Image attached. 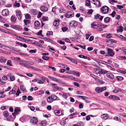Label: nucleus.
<instances>
[{"instance_id":"58836bf2","label":"nucleus","mask_w":126,"mask_h":126,"mask_svg":"<svg viewBox=\"0 0 126 126\" xmlns=\"http://www.w3.org/2000/svg\"><path fill=\"white\" fill-rule=\"evenodd\" d=\"M42 19L43 21H47L48 20V18L46 16H44L43 17Z\"/></svg>"},{"instance_id":"20e7f679","label":"nucleus","mask_w":126,"mask_h":126,"mask_svg":"<svg viewBox=\"0 0 126 126\" xmlns=\"http://www.w3.org/2000/svg\"><path fill=\"white\" fill-rule=\"evenodd\" d=\"M48 77L51 80H52L53 81H56L57 82L60 83L62 84L63 83V82L61 80L59 79H58L56 78H55L51 77V76H48Z\"/></svg>"},{"instance_id":"bf43d9fd","label":"nucleus","mask_w":126,"mask_h":126,"mask_svg":"<svg viewBox=\"0 0 126 126\" xmlns=\"http://www.w3.org/2000/svg\"><path fill=\"white\" fill-rule=\"evenodd\" d=\"M6 59H2V58H0V62L1 63L2 62H6Z\"/></svg>"},{"instance_id":"a878e982","label":"nucleus","mask_w":126,"mask_h":126,"mask_svg":"<svg viewBox=\"0 0 126 126\" xmlns=\"http://www.w3.org/2000/svg\"><path fill=\"white\" fill-rule=\"evenodd\" d=\"M92 78H94L96 80H98V77L93 74H90Z\"/></svg>"},{"instance_id":"9d476101","label":"nucleus","mask_w":126,"mask_h":126,"mask_svg":"<svg viewBox=\"0 0 126 126\" xmlns=\"http://www.w3.org/2000/svg\"><path fill=\"white\" fill-rule=\"evenodd\" d=\"M30 122L33 124L35 125L37 123L38 120L36 118L34 117L31 119Z\"/></svg>"},{"instance_id":"b1692460","label":"nucleus","mask_w":126,"mask_h":126,"mask_svg":"<svg viewBox=\"0 0 126 126\" xmlns=\"http://www.w3.org/2000/svg\"><path fill=\"white\" fill-rule=\"evenodd\" d=\"M123 27L122 26H120L119 28V29L117 30V32H122L123 31Z\"/></svg>"},{"instance_id":"c9c22d12","label":"nucleus","mask_w":126,"mask_h":126,"mask_svg":"<svg viewBox=\"0 0 126 126\" xmlns=\"http://www.w3.org/2000/svg\"><path fill=\"white\" fill-rule=\"evenodd\" d=\"M109 41H110V43L111 44H113V43H116V41L114 40L110 39L109 40Z\"/></svg>"},{"instance_id":"7c9ffc66","label":"nucleus","mask_w":126,"mask_h":126,"mask_svg":"<svg viewBox=\"0 0 126 126\" xmlns=\"http://www.w3.org/2000/svg\"><path fill=\"white\" fill-rule=\"evenodd\" d=\"M40 24V23L38 21H36L34 22V25L36 27H38Z\"/></svg>"},{"instance_id":"39448f33","label":"nucleus","mask_w":126,"mask_h":126,"mask_svg":"<svg viewBox=\"0 0 126 126\" xmlns=\"http://www.w3.org/2000/svg\"><path fill=\"white\" fill-rule=\"evenodd\" d=\"M109 9L108 7L107 6H104L102 8L101 10L104 13L106 14L108 13L109 10Z\"/></svg>"},{"instance_id":"6e6552de","label":"nucleus","mask_w":126,"mask_h":126,"mask_svg":"<svg viewBox=\"0 0 126 126\" xmlns=\"http://www.w3.org/2000/svg\"><path fill=\"white\" fill-rule=\"evenodd\" d=\"M9 11L7 9H5L2 10V15L3 16H6L9 14Z\"/></svg>"},{"instance_id":"aec40b11","label":"nucleus","mask_w":126,"mask_h":126,"mask_svg":"<svg viewBox=\"0 0 126 126\" xmlns=\"http://www.w3.org/2000/svg\"><path fill=\"white\" fill-rule=\"evenodd\" d=\"M47 102L48 103H51L53 101V100L51 96H49L47 98Z\"/></svg>"},{"instance_id":"864d4df0","label":"nucleus","mask_w":126,"mask_h":126,"mask_svg":"<svg viewBox=\"0 0 126 126\" xmlns=\"http://www.w3.org/2000/svg\"><path fill=\"white\" fill-rule=\"evenodd\" d=\"M14 6H15L19 7L20 6V4L19 3H17L16 2H15V4H14Z\"/></svg>"},{"instance_id":"6e6d98bb","label":"nucleus","mask_w":126,"mask_h":126,"mask_svg":"<svg viewBox=\"0 0 126 126\" xmlns=\"http://www.w3.org/2000/svg\"><path fill=\"white\" fill-rule=\"evenodd\" d=\"M10 79L11 81H13L15 80V78L14 76H11L10 78Z\"/></svg>"},{"instance_id":"09e8293b","label":"nucleus","mask_w":126,"mask_h":126,"mask_svg":"<svg viewBox=\"0 0 126 126\" xmlns=\"http://www.w3.org/2000/svg\"><path fill=\"white\" fill-rule=\"evenodd\" d=\"M113 99H114L116 100H120L119 97L114 95Z\"/></svg>"},{"instance_id":"338daca9","label":"nucleus","mask_w":126,"mask_h":126,"mask_svg":"<svg viewBox=\"0 0 126 126\" xmlns=\"http://www.w3.org/2000/svg\"><path fill=\"white\" fill-rule=\"evenodd\" d=\"M112 92H113L115 93H118L119 92V91L118 90V88L117 89H116V88H115L113 90Z\"/></svg>"},{"instance_id":"423d86ee","label":"nucleus","mask_w":126,"mask_h":126,"mask_svg":"<svg viewBox=\"0 0 126 126\" xmlns=\"http://www.w3.org/2000/svg\"><path fill=\"white\" fill-rule=\"evenodd\" d=\"M74 14L70 12H67L65 15V16L67 18H69L74 16Z\"/></svg>"},{"instance_id":"0eeeda50","label":"nucleus","mask_w":126,"mask_h":126,"mask_svg":"<svg viewBox=\"0 0 126 126\" xmlns=\"http://www.w3.org/2000/svg\"><path fill=\"white\" fill-rule=\"evenodd\" d=\"M98 70V73L100 74H104L107 73L108 72V71L101 69H99Z\"/></svg>"},{"instance_id":"f3484780","label":"nucleus","mask_w":126,"mask_h":126,"mask_svg":"<svg viewBox=\"0 0 126 126\" xmlns=\"http://www.w3.org/2000/svg\"><path fill=\"white\" fill-rule=\"evenodd\" d=\"M109 117L108 115L106 114H104L102 115L101 116V118L103 119H106Z\"/></svg>"},{"instance_id":"c85d7f7f","label":"nucleus","mask_w":126,"mask_h":126,"mask_svg":"<svg viewBox=\"0 0 126 126\" xmlns=\"http://www.w3.org/2000/svg\"><path fill=\"white\" fill-rule=\"evenodd\" d=\"M117 71L118 72L120 73L124 74H125L126 73V72L125 71L119 69H117Z\"/></svg>"},{"instance_id":"a18cd8bd","label":"nucleus","mask_w":126,"mask_h":126,"mask_svg":"<svg viewBox=\"0 0 126 126\" xmlns=\"http://www.w3.org/2000/svg\"><path fill=\"white\" fill-rule=\"evenodd\" d=\"M53 33L52 31H48L47 34V35L48 36H49L50 35H51L53 34Z\"/></svg>"},{"instance_id":"bb28decb","label":"nucleus","mask_w":126,"mask_h":126,"mask_svg":"<svg viewBox=\"0 0 126 126\" xmlns=\"http://www.w3.org/2000/svg\"><path fill=\"white\" fill-rule=\"evenodd\" d=\"M59 21L57 20H55L54 23L53 25L55 26H57L59 25Z\"/></svg>"},{"instance_id":"8fccbe9b","label":"nucleus","mask_w":126,"mask_h":126,"mask_svg":"<svg viewBox=\"0 0 126 126\" xmlns=\"http://www.w3.org/2000/svg\"><path fill=\"white\" fill-rule=\"evenodd\" d=\"M43 59L46 60H47L49 59V57L45 56H43L42 57Z\"/></svg>"},{"instance_id":"49530a36","label":"nucleus","mask_w":126,"mask_h":126,"mask_svg":"<svg viewBox=\"0 0 126 126\" xmlns=\"http://www.w3.org/2000/svg\"><path fill=\"white\" fill-rule=\"evenodd\" d=\"M120 38L122 39L123 40L125 41H126V38L122 35H120L119 37Z\"/></svg>"},{"instance_id":"3c124183","label":"nucleus","mask_w":126,"mask_h":126,"mask_svg":"<svg viewBox=\"0 0 126 126\" xmlns=\"http://www.w3.org/2000/svg\"><path fill=\"white\" fill-rule=\"evenodd\" d=\"M16 17L15 16H12L11 17V20L14 21H15L16 20Z\"/></svg>"},{"instance_id":"79ce46f5","label":"nucleus","mask_w":126,"mask_h":126,"mask_svg":"<svg viewBox=\"0 0 126 126\" xmlns=\"http://www.w3.org/2000/svg\"><path fill=\"white\" fill-rule=\"evenodd\" d=\"M62 30L63 32L66 31L68 29V28L66 27H63L62 28Z\"/></svg>"},{"instance_id":"5701e85b","label":"nucleus","mask_w":126,"mask_h":126,"mask_svg":"<svg viewBox=\"0 0 126 126\" xmlns=\"http://www.w3.org/2000/svg\"><path fill=\"white\" fill-rule=\"evenodd\" d=\"M24 22L25 25L29 24L31 23L30 21L28 20L24 19Z\"/></svg>"},{"instance_id":"680f3d73","label":"nucleus","mask_w":126,"mask_h":126,"mask_svg":"<svg viewBox=\"0 0 126 126\" xmlns=\"http://www.w3.org/2000/svg\"><path fill=\"white\" fill-rule=\"evenodd\" d=\"M109 2L111 4H112V3L114 2L117 3L118 2L117 1H115L114 0H110H110H109Z\"/></svg>"},{"instance_id":"69168bd1","label":"nucleus","mask_w":126,"mask_h":126,"mask_svg":"<svg viewBox=\"0 0 126 126\" xmlns=\"http://www.w3.org/2000/svg\"><path fill=\"white\" fill-rule=\"evenodd\" d=\"M117 7L119 9H121L123 8V6L119 5H117Z\"/></svg>"},{"instance_id":"5fc2aeb1","label":"nucleus","mask_w":126,"mask_h":126,"mask_svg":"<svg viewBox=\"0 0 126 126\" xmlns=\"http://www.w3.org/2000/svg\"><path fill=\"white\" fill-rule=\"evenodd\" d=\"M44 39L46 40L48 42H50L52 41V40L49 38L47 37H45Z\"/></svg>"},{"instance_id":"c03bdc74","label":"nucleus","mask_w":126,"mask_h":126,"mask_svg":"<svg viewBox=\"0 0 126 126\" xmlns=\"http://www.w3.org/2000/svg\"><path fill=\"white\" fill-rule=\"evenodd\" d=\"M37 52V50L36 49H31V50H30L29 52L30 53H35Z\"/></svg>"},{"instance_id":"412c9836","label":"nucleus","mask_w":126,"mask_h":126,"mask_svg":"<svg viewBox=\"0 0 126 126\" xmlns=\"http://www.w3.org/2000/svg\"><path fill=\"white\" fill-rule=\"evenodd\" d=\"M14 112L16 113V114L18 115L20 112V110L17 108L15 109L14 110Z\"/></svg>"},{"instance_id":"4d7b16f0","label":"nucleus","mask_w":126,"mask_h":126,"mask_svg":"<svg viewBox=\"0 0 126 126\" xmlns=\"http://www.w3.org/2000/svg\"><path fill=\"white\" fill-rule=\"evenodd\" d=\"M56 89L58 90V91H62L63 90V89L61 87H60L58 86L57 87H56Z\"/></svg>"},{"instance_id":"a19ab883","label":"nucleus","mask_w":126,"mask_h":126,"mask_svg":"<svg viewBox=\"0 0 126 126\" xmlns=\"http://www.w3.org/2000/svg\"><path fill=\"white\" fill-rule=\"evenodd\" d=\"M25 16L26 18L27 19L31 18L30 15L29 14H26Z\"/></svg>"},{"instance_id":"6ab92c4d","label":"nucleus","mask_w":126,"mask_h":126,"mask_svg":"<svg viewBox=\"0 0 126 126\" xmlns=\"http://www.w3.org/2000/svg\"><path fill=\"white\" fill-rule=\"evenodd\" d=\"M93 3L98 7H100L101 6V4L99 2V0H96L95 2H93Z\"/></svg>"},{"instance_id":"37998d69","label":"nucleus","mask_w":126,"mask_h":126,"mask_svg":"<svg viewBox=\"0 0 126 126\" xmlns=\"http://www.w3.org/2000/svg\"><path fill=\"white\" fill-rule=\"evenodd\" d=\"M70 61H71L73 63H75L76 64L77 63V61L76 60L74 59L73 58H71Z\"/></svg>"},{"instance_id":"f704fd0d","label":"nucleus","mask_w":126,"mask_h":126,"mask_svg":"<svg viewBox=\"0 0 126 126\" xmlns=\"http://www.w3.org/2000/svg\"><path fill=\"white\" fill-rule=\"evenodd\" d=\"M16 38L18 39H20V40H24V38L23 37H22L21 36H19L18 35H17L16 37Z\"/></svg>"},{"instance_id":"ddd939ff","label":"nucleus","mask_w":126,"mask_h":126,"mask_svg":"<svg viewBox=\"0 0 126 126\" xmlns=\"http://www.w3.org/2000/svg\"><path fill=\"white\" fill-rule=\"evenodd\" d=\"M16 16L19 20H20L21 18V15L20 12L19 11L17 10L16 12Z\"/></svg>"},{"instance_id":"1a4fd4ad","label":"nucleus","mask_w":126,"mask_h":126,"mask_svg":"<svg viewBox=\"0 0 126 126\" xmlns=\"http://www.w3.org/2000/svg\"><path fill=\"white\" fill-rule=\"evenodd\" d=\"M98 25V23L96 22H94L91 24L92 28L97 29Z\"/></svg>"},{"instance_id":"de8ad7c7","label":"nucleus","mask_w":126,"mask_h":126,"mask_svg":"<svg viewBox=\"0 0 126 126\" xmlns=\"http://www.w3.org/2000/svg\"><path fill=\"white\" fill-rule=\"evenodd\" d=\"M7 64L9 66H11L12 64L11 63V61L10 60H8L7 62Z\"/></svg>"},{"instance_id":"4c0bfd02","label":"nucleus","mask_w":126,"mask_h":126,"mask_svg":"<svg viewBox=\"0 0 126 126\" xmlns=\"http://www.w3.org/2000/svg\"><path fill=\"white\" fill-rule=\"evenodd\" d=\"M123 79L124 78L121 76H118L116 78V79L118 80H121Z\"/></svg>"},{"instance_id":"052dcab7","label":"nucleus","mask_w":126,"mask_h":126,"mask_svg":"<svg viewBox=\"0 0 126 126\" xmlns=\"http://www.w3.org/2000/svg\"><path fill=\"white\" fill-rule=\"evenodd\" d=\"M62 96L64 98H66L67 97V94L65 93H63Z\"/></svg>"},{"instance_id":"a211bd4d","label":"nucleus","mask_w":126,"mask_h":126,"mask_svg":"<svg viewBox=\"0 0 126 126\" xmlns=\"http://www.w3.org/2000/svg\"><path fill=\"white\" fill-rule=\"evenodd\" d=\"M95 17L96 19L99 18L100 20H101L103 19V16H101L99 14H97L96 15H95Z\"/></svg>"},{"instance_id":"f8f14e48","label":"nucleus","mask_w":126,"mask_h":126,"mask_svg":"<svg viewBox=\"0 0 126 126\" xmlns=\"http://www.w3.org/2000/svg\"><path fill=\"white\" fill-rule=\"evenodd\" d=\"M39 124L41 126H46L47 124V123L46 121L44 120L41 121L39 123Z\"/></svg>"},{"instance_id":"13d9d810","label":"nucleus","mask_w":126,"mask_h":126,"mask_svg":"<svg viewBox=\"0 0 126 126\" xmlns=\"http://www.w3.org/2000/svg\"><path fill=\"white\" fill-rule=\"evenodd\" d=\"M52 85L53 88L56 89V87L58 86H57V85L55 83H53L52 84Z\"/></svg>"},{"instance_id":"0e129e2a","label":"nucleus","mask_w":126,"mask_h":126,"mask_svg":"<svg viewBox=\"0 0 126 126\" xmlns=\"http://www.w3.org/2000/svg\"><path fill=\"white\" fill-rule=\"evenodd\" d=\"M33 98L31 96H29L28 97L27 99L29 100H32Z\"/></svg>"},{"instance_id":"dca6fc26","label":"nucleus","mask_w":126,"mask_h":126,"mask_svg":"<svg viewBox=\"0 0 126 126\" xmlns=\"http://www.w3.org/2000/svg\"><path fill=\"white\" fill-rule=\"evenodd\" d=\"M107 76L108 78L111 79H113L114 78V76L113 75L110 73H107Z\"/></svg>"},{"instance_id":"2f4dec72","label":"nucleus","mask_w":126,"mask_h":126,"mask_svg":"<svg viewBox=\"0 0 126 126\" xmlns=\"http://www.w3.org/2000/svg\"><path fill=\"white\" fill-rule=\"evenodd\" d=\"M51 98H52L53 100H56L57 98V96L56 95H52L51 96Z\"/></svg>"},{"instance_id":"2eb2a0df","label":"nucleus","mask_w":126,"mask_h":126,"mask_svg":"<svg viewBox=\"0 0 126 126\" xmlns=\"http://www.w3.org/2000/svg\"><path fill=\"white\" fill-rule=\"evenodd\" d=\"M41 9L42 12H46L48 11V9L45 6H42L41 7Z\"/></svg>"},{"instance_id":"4468645a","label":"nucleus","mask_w":126,"mask_h":126,"mask_svg":"<svg viewBox=\"0 0 126 126\" xmlns=\"http://www.w3.org/2000/svg\"><path fill=\"white\" fill-rule=\"evenodd\" d=\"M54 113L57 115H62V111L61 110H56L54 111Z\"/></svg>"},{"instance_id":"603ef678","label":"nucleus","mask_w":126,"mask_h":126,"mask_svg":"<svg viewBox=\"0 0 126 126\" xmlns=\"http://www.w3.org/2000/svg\"><path fill=\"white\" fill-rule=\"evenodd\" d=\"M77 112H75V113H74L72 114H71L70 115V119L72 118L73 117V116L74 115H76V114H77Z\"/></svg>"},{"instance_id":"e433bc0d","label":"nucleus","mask_w":126,"mask_h":126,"mask_svg":"<svg viewBox=\"0 0 126 126\" xmlns=\"http://www.w3.org/2000/svg\"><path fill=\"white\" fill-rule=\"evenodd\" d=\"M86 3L85 4V5L87 6H89L90 5V0H86Z\"/></svg>"},{"instance_id":"f03ea898","label":"nucleus","mask_w":126,"mask_h":126,"mask_svg":"<svg viewBox=\"0 0 126 126\" xmlns=\"http://www.w3.org/2000/svg\"><path fill=\"white\" fill-rule=\"evenodd\" d=\"M107 26V25H101L98 24L97 30L101 32L102 31V29L105 28Z\"/></svg>"},{"instance_id":"473e14b6","label":"nucleus","mask_w":126,"mask_h":126,"mask_svg":"<svg viewBox=\"0 0 126 126\" xmlns=\"http://www.w3.org/2000/svg\"><path fill=\"white\" fill-rule=\"evenodd\" d=\"M25 63H27V64L33 65L34 64V62L31 61H25Z\"/></svg>"},{"instance_id":"774afa93","label":"nucleus","mask_w":126,"mask_h":126,"mask_svg":"<svg viewBox=\"0 0 126 126\" xmlns=\"http://www.w3.org/2000/svg\"><path fill=\"white\" fill-rule=\"evenodd\" d=\"M93 11V10L92 9H91L90 10H88V12H87V13L89 14H92V12Z\"/></svg>"},{"instance_id":"cd10ccee","label":"nucleus","mask_w":126,"mask_h":126,"mask_svg":"<svg viewBox=\"0 0 126 126\" xmlns=\"http://www.w3.org/2000/svg\"><path fill=\"white\" fill-rule=\"evenodd\" d=\"M25 61H23V63H19V64L25 66L26 67L27 66V63H25Z\"/></svg>"},{"instance_id":"c756f323","label":"nucleus","mask_w":126,"mask_h":126,"mask_svg":"<svg viewBox=\"0 0 126 126\" xmlns=\"http://www.w3.org/2000/svg\"><path fill=\"white\" fill-rule=\"evenodd\" d=\"M110 18L108 17H106L104 19V22L106 23L110 21Z\"/></svg>"},{"instance_id":"f257e3e1","label":"nucleus","mask_w":126,"mask_h":126,"mask_svg":"<svg viewBox=\"0 0 126 126\" xmlns=\"http://www.w3.org/2000/svg\"><path fill=\"white\" fill-rule=\"evenodd\" d=\"M108 51L107 54L108 55H106L107 56H110L112 57L114 55L115 53L113 50L108 48H107Z\"/></svg>"},{"instance_id":"ea45409f","label":"nucleus","mask_w":126,"mask_h":126,"mask_svg":"<svg viewBox=\"0 0 126 126\" xmlns=\"http://www.w3.org/2000/svg\"><path fill=\"white\" fill-rule=\"evenodd\" d=\"M78 56L80 58H83L84 59H87V57L82 55H79Z\"/></svg>"},{"instance_id":"4be33fe9","label":"nucleus","mask_w":126,"mask_h":126,"mask_svg":"<svg viewBox=\"0 0 126 126\" xmlns=\"http://www.w3.org/2000/svg\"><path fill=\"white\" fill-rule=\"evenodd\" d=\"M15 90H16V88H13V89L12 90H11V91H10L9 92V94H15L16 92Z\"/></svg>"},{"instance_id":"e2e57ef3","label":"nucleus","mask_w":126,"mask_h":126,"mask_svg":"<svg viewBox=\"0 0 126 126\" xmlns=\"http://www.w3.org/2000/svg\"><path fill=\"white\" fill-rule=\"evenodd\" d=\"M48 67L49 68L52 69L53 71H55L56 70V69L55 67H52V66H48Z\"/></svg>"},{"instance_id":"393cba45","label":"nucleus","mask_w":126,"mask_h":126,"mask_svg":"<svg viewBox=\"0 0 126 126\" xmlns=\"http://www.w3.org/2000/svg\"><path fill=\"white\" fill-rule=\"evenodd\" d=\"M20 89L21 91L25 92H26V91L25 87L23 85H21L20 86Z\"/></svg>"},{"instance_id":"72a5a7b5","label":"nucleus","mask_w":126,"mask_h":126,"mask_svg":"<svg viewBox=\"0 0 126 126\" xmlns=\"http://www.w3.org/2000/svg\"><path fill=\"white\" fill-rule=\"evenodd\" d=\"M3 114L4 116L6 117H7L9 115L8 112L7 111H4L3 112Z\"/></svg>"},{"instance_id":"7ed1b4c3","label":"nucleus","mask_w":126,"mask_h":126,"mask_svg":"<svg viewBox=\"0 0 126 126\" xmlns=\"http://www.w3.org/2000/svg\"><path fill=\"white\" fill-rule=\"evenodd\" d=\"M106 89V88L105 87H96L95 89V90L96 92L97 93H99L100 92H102V91L105 90Z\"/></svg>"},{"instance_id":"9b49d317","label":"nucleus","mask_w":126,"mask_h":126,"mask_svg":"<svg viewBox=\"0 0 126 126\" xmlns=\"http://www.w3.org/2000/svg\"><path fill=\"white\" fill-rule=\"evenodd\" d=\"M30 13L32 15H36L38 13V12L36 9H31L30 10Z\"/></svg>"}]
</instances>
